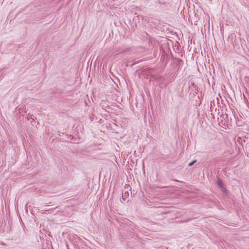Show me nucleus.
<instances>
[{"mask_svg": "<svg viewBox=\"0 0 249 249\" xmlns=\"http://www.w3.org/2000/svg\"><path fill=\"white\" fill-rule=\"evenodd\" d=\"M217 185L223 189L222 190L223 192H225V191H226V189L223 186V183H222V181L221 180L218 179V180H217Z\"/></svg>", "mask_w": 249, "mask_h": 249, "instance_id": "nucleus-1", "label": "nucleus"}, {"mask_svg": "<svg viewBox=\"0 0 249 249\" xmlns=\"http://www.w3.org/2000/svg\"><path fill=\"white\" fill-rule=\"evenodd\" d=\"M129 196V193L128 192H125L122 194V198L124 200H125L127 197Z\"/></svg>", "mask_w": 249, "mask_h": 249, "instance_id": "nucleus-2", "label": "nucleus"}, {"mask_svg": "<svg viewBox=\"0 0 249 249\" xmlns=\"http://www.w3.org/2000/svg\"><path fill=\"white\" fill-rule=\"evenodd\" d=\"M196 160H195L193 161L192 162H191L189 163L188 166H192V165H193L195 164V163L196 162Z\"/></svg>", "mask_w": 249, "mask_h": 249, "instance_id": "nucleus-3", "label": "nucleus"}, {"mask_svg": "<svg viewBox=\"0 0 249 249\" xmlns=\"http://www.w3.org/2000/svg\"><path fill=\"white\" fill-rule=\"evenodd\" d=\"M156 3H159V4H164L165 3V2L161 1H160V0H157V1H156Z\"/></svg>", "mask_w": 249, "mask_h": 249, "instance_id": "nucleus-4", "label": "nucleus"}]
</instances>
